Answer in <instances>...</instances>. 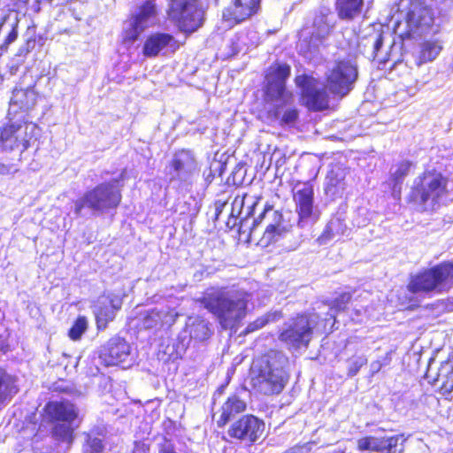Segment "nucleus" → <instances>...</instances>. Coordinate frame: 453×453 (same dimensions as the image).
I'll return each mask as SVG.
<instances>
[{
	"mask_svg": "<svg viewBox=\"0 0 453 453\" xmlns=\"http://www.w3.org/2000/svg\"><path fill=\"white\" fill-rule=\"evenodd\" d=\"M251 385L265 395H278L289 380L288 357L279 350H270L254 362L251 368Z\"/></svg>",
	"mask_w": 453,
	"mask_h": 453,
	"instance_id": "1",
	"label": "nucleus"
},
{
	"mask_svg": "<svg viewBox=\"0 0 453 453\" xmlns=\"http://www.w3.org/2000/svg\"><path fill=\"white\" fill-rule=\"evenodd\" d=\"M249 300V294L243 290L211 288L199 302L218 319L223 329H228L245 317Z\"/></svg>",
	"mask_w": 453,
	"mask_h": 453,
	"instance_id": "2",
	"label": "nucleus"
},
{
	"mask_svg": "<svg viewBox=\"0 0 453 453\" xmlns=\"http://www.w3.org/2000/svg\"><path fill=\"white\" fill-rule=\"evenodd\" d=\"M121 173L119 179L101 183L87 191L74 203V213L78 216H86L88 212L102 213L104 211L115 209L121 201V193L119 182L123 179Z\"/></svg>",
	"mask_w": 453,
	"mask_h": 453,
	"instance_id": "3",
	"label": "nucleus"
},
{
	"mask_svg": "<svg viewBox=\"0 0 453 453\" xmlns=\"http://www.w3.org/2000/svg\"><path fill=\"white\" fill-rule=\"evenodd\" d=\"M334 26V22L329 9H321L314 17L311 35L306 37L303 33L302 34L297 45L299 53L310 61L316 59L321 49L326 47L327 37Z\"/></svg>",
	"mask_w": 453,
	"mask_h": 453,
	"instance_id": "4",
	"label": "nucleus"
},
{
	"mask_svg": "<svg viewBox=\"0 0 453 453\" xmlns=\"http://www.w3.org/2000/svg\"><path fill=\"white\" fill-rule=\"evenodd\" d=\"M169 183L180 193L190 192L197 173V163L190 150H181L174 153L165 166Z\"/></svg>",
	"mask_w": 453,
	"mask_h": 453,
	"instance_id": "5",
	"label": "nucleus"
},
{
	"mask_svg": "<svg viewBox=\"0 0 453 453\" xmlns=\"http://www.w3.org/2000/svg\"><path fill=\"white\" fill-rule=\"evenodd\" d=\"M453 286V263H441L411 277L408 289L413 294L444 291Z\"/></svg>",
	"mask_w": 453,
	"mask_h": 453,
	"instance_id": "6",
	"label": "nucleus"
},
{
	"mask_svg": "<svg viewBox=\"0 0 453 453\" xmlns=\"http://www.w3.org/2000/svg\"><path fill=\"white\" fill-rule=\"evenodd\" d=\"M208 0H171L168 16L180 30L192 33L203 24Z\"/></svg>",
	"mask_w": 453,
	"mask_h": 453,
	"instance_id": "7",
	"label": "nucleus"
},
{
	"mask_svg": "<svg viewBox=\"0 0 453 453\" xmlns=\"http://www.w3.org/2000/svg\"><path fill=\"white\" fill-rule=\"evenodd\" d=\"M357 76V66L352 60L336 61L326 73V88L335 96H344L352 90Z\"/></svg>",
	"mask_w": 453,
	"mask_h": 453,
	"instance_id": "8",
	"label": "nucleus"
},
{
	"mask_svg": "<svg viewBox=\"0 0 453 453\" xmlns=\"http://www.w3.org/2000/svg\"><path fill=\"white\" fill-rule=\"evenodd\" d=\"M446 180L438 173H425L415 179L411 192V198L416 203L432 206L438 203L441 196L445 194Z\"/></svg>",
	"mask_w": 453,
	"mask_h": 453,
	"instance_id": "9",
	"label": "nucleus"
},
{
	"mask_svg": "<svg viewBox=\"0 0 453 453\" xmlns=\"http://www.w3.org/2000/svg\"><path fill=\"white\" fill-rule=\"evenodd\" d=\"M312 337V327L307 316L299 315L286 321L279 334V340L288 349H307Z\"/></svg>",
	"mask_w": 453,
	"mask_h": 453,
	"instance_id": "10",
	"label": "nucleus"
},
{
	"mask_svg": "<svg viewBox=\"0 0 453 453\" xmlns=\"http://www.w3.org/2000/svg\"><path fill=\"white\" fill-rule=\"evenodd\" d=\"M35 126L31 123L22 122L19 119L0 127V152H12L17 150L21 155L29 146L27 130H33Z\"/></svg>",
	"mask_w": 453,
	"mask_h": 453,
	"instance_id": "11",
	"label": "nucleus"
},
{
	"mask_svg": "<svg viewBox=\"0 0 453 453\" xmlns=\"http://www.w3.org/2000/svg\"><path fill=\"white\" fill-rule=\"evenodd\" d=\"M301 92L303 104L311 111H321L328 107V95L325 86L308 74L298 75L295 79Z\"/></svg>",
	"mask_w": 453,
	"mask_h": 453,
	"instance_id": "12",
	"label": "nucleus"
},
{
	"mask_svg": "<svg viewBox=\"0 0 453 453\" xmlns=\"http://www.w3.org/2000/svg\"><path fill=\"white\" fill-rule=\"evenodd\" d=\"M291 68L288 64H279L271 68L266 75L265 95L271 101L287 104L292 94L286 89V81L290 76Z\"/></svg>",
	"mask_w": 453,
	"mask_h": 453,
	"instance_id": "13",
	"label": "nucleus"
},
{
	"mask_svg": "<svg viewBox=\"0 0 453 453\" xmlns=\"http://www.w3.org/2000/svg\"><path fill=\"white\" fill-rule=\"evenodd\" d=\"M434 10L423 0H411L406 15L407 36L421 35L434 23Z\"/></svg>",
	"mask_w": 453,
	"mask_h": 453,
	"instance_id": "14",
	"label": "nucleus"
},
{
	"mask_svg": "<svg viewBox=\"0 0 453 453\" xmlns=\"http://www.w3.org/2000/svg\"><path fill=\"white\" fill-rule=\"evenodd\" d=\"M265 422L252 414L242 416L234 420L227 430L233 439L255 443L264 434Z\"/></svg>",
	"mask_w": 453,
	"mask_h": 453,
	"instance_id": "15",
	"label": "nucleus"
},
{
	"mask_svg": "<svg viewBox=\"0 0 453 453\" xmlns=\"http://www.w3.org/2000/svg\"><path fill=\"white\" fill-rule=\"evenodd\" d=\"M294 201L298 214V226L302 228L312 225L318 219L314 208V190L309 183H304L294 193Z\"/></svg>",
	"mask_w": 453,
	"mask_h": 453,
	"instance_id": "16",
	"label": "nucleus"
},
{
	"mask_svg": "<svg viewBox=\"0 0 453 453\" xmlns=\"http://www.w3.org/2000/svg\"><path fill=\"white\" fill-rule=\"evenodd\" d=\"M122 299L114 293H104L100 296L92 306L98 330H104L108 324L114 320L116 313L121 309Z\"/></svg>",
	"mask_w": 453,
	"mask_h": 453,
	"instance_id": "17",
	"label": "nucleus"
},
{
	"mask_svg": "<svg viewBox=\"0 0 453 453\" xmlns=\"http://www.w3.org/2000/svg\"><path fill=\"white\" fill-rule=\"evenodd\" d=\"M259 6L260 0H232V4L223 12V22L232 27L257 13Z\"/></svg>",
	"mask_w": 453,
	"mask_h": 453,
	"instance_id": "18",
	"label": "nucleus"
},
{
	"mask_svg": "<svg viewBox=\"0 0 453 453\" xmlns=\"http://www.w3.org/2000/svg\"><path fill=\"white\" fill-rule=\"evenodd\" d=\"M129 357L130 345L121 337L110 339L100 353V358L107 366L125 364Z\"/></svg>",
	"mask_w": 453,
	"mask_h": 453,
	"instance_id": "19",
	"label": "nucleus"
},
{
	"mask_svg": "<svg viewBox=\"0 0 453 453\" xmlns=\"http://www.w3.org/2000/svg\"><path fill=\"white\" fill-rule=\"evenodd\" d=\"M265 217H270L272 221L267 225L261 241L265 244L268 245L272 242H277L278 239L288 231V226L283 222L282 214L269 207L265 208L258 218L254 219L253 228H255Z\"/></svg>",
	"mask_w": 453,
	"mask_h": 453,
	"instance_id": "20",
	"label": "nucleus"
},
{
	"mask_svg": "<svg viewBox=\"0 0 453 453\" xmlns=\"http://www.w3.org/2000/svg\"><path fill=\"white\" fill-rule=\"evenodd\" d=\"M384 38L381 34L373 33L363 38L358 43V50L367 58L386 64L389 54L383 50Z\"/></svg>",
	"mask_w": 453,
	"mask_h": 453,
	"instance_id": "21",
	"label": "nucleus"
},
{
	"mask_svg": "<svg viewBox=\"0 0 453 453\" xmlns=\"http://www.w3.org/2000/svg\"><path fill=\"white\" fill-rule=\"evenodd\" d=\"M403 435L391 437L365 436L357 440V448L360 450H372L376 452L395 453L398 441Z\"/></svg>",
	"mask_w": 453,
	"mask_h": 453,
	"instance_id": "22",
	"label": "nucleus"
},
{
	"mask_svg": "<svg viewBox=\"0 0 453 453\" xmlns=\"http://www.w3.org/2000/svg\"><path fill=\"white\" fill-rule=\"evenodd\" d=\"M345 178L346 169L342 165H332L326 176L325 193L332 198L342 196L346 188Z\"/></svg>",
	"mask_w": 453,
	"mask_h": 453,
	"instance_id": "23",
	"label": "nucleus"
},
{
	"mask_svg": "<svg viewBox=\"0 0 453 453\" xmlns=\"http://www.w3.org/2000/svg\"><path fill=\"white\" fill-rule=\"evenodd\" d=\"M212 330L210 323L201 317H189L186 323V330L179 335L182 345L187 340V334H189L190 339L204 341L208 339Z\"/></svg>",
	"mask_w": 453,
	"mask_h": 453,
	"instance_id": "24",
	"label": "nucleus"
},
{
	"mask_svg": "<svg viewBox=\"0 0 453 453\" xmlns=\"http://www.w3.org/2000/svg\"><path fill=\"white\" fill-rule=\"evenodd\" d=\"M426 378L432 380L434 386L440 388L443 394H449L453 391V360H447L441 364L435 376L432 375V368L426 372Z\"/></svg>",
	"mask_w": 453,
	"mask_h": 453,
	"instance_id": "25",
	"label": "nucleus"
},
{
	"mask_svg": "<svg viewBox=\"0 0 453 453\" xmlns=\"http://www.w3.org/2000/svg\"><path fill=\"white\" fill-rule=\"evenodd\" d=\"M175 40L173 35L165 33H155L146 39L142 52L147 58L157 56L166 47H173Z\"/></svg>",
	"mask_w": 453,
	"mask_h": 453,
	"instance_id": "26",
	"label": "nucleus"
},
{
	"mask_svg": "<svg viewBox=\"0 0 453 453\" xmlns=\"http://www.w3.org/2000/svg\"><path fill=\"white\" fill-rule=\"evenodd\" d=\"M47 415L58 421L71 423L77 418L75 406L69 402H50L45 406Z\"/></svg>",
	"mask_w": 453,
	"mask_h": 453,
	"instance_id": "27",
	"label": "nucleus"
},
{
	"mask_svg": "<svg viewBox=\"0 0 453 453\" xmlns=\"http://www.w3.org/2000/svg\"><path fill=\"white\" fill-rule=\"evenodd\" d=\"M176 313L168 309H152L143 316L142 325L146 329L156 328L157 326H170L175 321Z\"/></svg>",
	"mask_w": 453,
	"mask_h": 453,
	"instance_id": "28",
	"label": "nucleus"
},
{
	"mask_svg": "<svg viewBox=\"0 0 453 453\" xmlns=\"http://www.w3.org/2000/svg\"><path fill=\"white\" fill-rule=\"evenodd\" d=\"M246 407V403L238 395H233L229 396L221 406V414L217 420L218 426H225L235 415L243 412Z\"/></svg>",
	"mask_w": 453,
	"mask_h": 453,
	"instance_id": "29",
	"label": "nucleus"
},
{
	"mask_svg": "<svg viewBox=\"0 0 453 453\" xmlns=\"http://www.w3.org/2000/svg\"><path fill=\"white\" fill-rule=\"evenodd\" d=\"M259 37L256 31L240 32L229 42L231 55L246 53L250 48L258 44Z\"/></svg>",
	"mask_w": 453,
	"mask_h": 453,
	"instance_id": "30",
	"label": "nucleus"
},
{
	"mask_svg": "<svg viewBox=\"0 0 453 453\" xmlns=\"http://www.w3.org/2000/svg\"><path fill=\"white\" fill-rule=\"evenodd\" d=\"M347 230L348 227L344 219L334 217L327 223L322 234L318 237L317 242L319 245H326L334 239H340L345 234Z\"/></svg>",
	"mask_w": 453,
	"mask_h": 453,
	"instance_id": "31",
	"label": "nucleus"
},
{
	"mask_svg": "<svg viewBox=\"0 0 453 453\" xmlns=\"http://www.w3.org/2000/svg\"><path fill=\"white\" fill-rule=\"evenodd\" d=\"M411 167V163L408 160H403L391 167L389 185L392 187L394 198L400 197L403 181L409 174Z\"/></svg>",
	"mask_w": 453,
	"mask_h": 453,
	"instance_id": "32",
	"label": "nucleus"
},
{
	"mask_svg": "<svg viewBox=\"0 0 453 453\" xmlns=\"http://www.w3.org/2000/svg\"><path fill=\"white\" fill-rule=\"evenodd\" d=\"M157 15V5L152 0H146L140 7L136 14L131 18L134 24H139L144 29L155 24Z\"/></svg>",
	"mask_w": 453,
	"mask_h": 453,
	"instance_id": "33",
	"label": "nucleus"
},
{
	"mask_svg": "<svg viewBox=\"0 0 453 453\" xmlns=\"http://www.w3.org/2000/svg\"><path fill=\"white\" fill-rule=\"evenodd\" d=\"M35 98L36 96L33 90H14L8 114L11 115L12 111H16V107L24 111L29 110L35 105Z\"/></svg>",
	"mask_w": 453,
	"mask_h": 453,
	"instance_id": "34",
	"label": "nucleus"
},
{
	"mask_svg": "<svg viewBox=\"0 0 453 453\" xmlns=\"http://www.w3.org/2000/svg\"><path fill=\"white\" fill-rule=\"evenodd\" d=\"M442 50L441 42L431 39L423 42L420 45L419 60L421 63L434 61Z\"/></svg>",
	"mask_w": 453,
	"mask_h": 453,
	"instance_id": "35",
	"label": "nucleus"
},
{
	"mask_svg": "<svg viewBox=\"0 0 453 453\" xmlns=\"http://www.w3.org/2000/svg\"><path fill=\"white\" fill-rule=\"evenodd\" d=\"M363 0H337L336 9L341 19H352L361 12Z\"/></svg>",
	"mask_w": 453,
	"mask_h": 453,
	"instance_id": "36",
	"label": "nucleus"
},
{
	"mask_svg": "<svg viewBox=\"0 0 453 453\" xmlns=\"http://www.w3.org/2000/svg\"><path fill=\"white\" fill-rule=\"evenodd\" d=\"M18 391L15 379L0 367V404Z\"/></svg>",
	"mask_w": 453,
	"mask_h": 453,
	"instance_id": "37",
	"label": "nucleus"
},
{
	"mask_svg": "<svg viewBox=\"0 0 453 453\" xmlns=\"http://www.w3.org/2000/svg\"><path fill=\"white\" fill-rule=\"evenodd\" d=\"M145 29L140 26L138 23L134 24V20L130 18L127 22L124 24L123 28V42L124 43H133L134 41L138 39L140 35L144 31Z\"/></svg>",
	"mask_w": 453,
	"mask_h": 453,
	"instance_id": "38",
	"label": "nucleus"
},
{
	"mask_svg": "<svg viewBox=\"0 0 453 453\" xmlns=\"http://www.w3.org/2000/svg\"><path fill=\"white\" fill-rule=\"evenodd\" d=\"M53 436L58 441L70 443L73 440V428L70 423L57 424L53 428Z\"/></svg>",
	"mask_w": 453,
	"mask_h": 453,
	"instance_id": "39",
	"label": "nucleus"
},
{
	"mask_svg": "<svg viewBox=\"0 0 453 453\" xmlns=\"http://www.w3.org/2000/svg\"><path fill=\"white\" fill-rule=\"evenodd\" d=\"M104 448L103 439L95 436L93 431L87 434V443L84 447V453H102Z\"/></svg>",
	"mask_w": 453,
	"mask_h": 453,
	"instance_id": "40",
	"label": "nucleus"
},
{
	"mask_svg": "<svg viewBox=\"0 0 453 453\" xmlns=\"http://www.w3.org/2000/svg\"><path fill=\"white\" fill-rule=\"evenodd\" d=\"M351 299V296L349 293H342L338 297H336L331 303L330 306V317L335 318V314L338 311H344L347 307L348 303Z\"/></svg>",
	"mask_w": 453,
	"mask_h": 453,
	"instance_id": "41",
	"label": "nucleus"
},
{
	"mask_svg": "<svg viewBox=\"0 0 453 453\" xmlns=\"http://www.w3.org/2000/svg\"><path fill=\"white\" fill-rule=\"evenodd\" d=\"M88 328V320L85 317H79L71 329L69 330V336L72 340L77 341L79 340L83 333Z\"/></svg>",
	"mask_w": 453,
	"mask_h": 453,
	"instance_id": "42",
	"label": "nucleus"
},
{
	"mask_svg": "<svg viewBox=\"0 0 453 453\" xmlns=\"http://www.w3.org/2000/svg\"><path fill=\"white\" fill-rule=\"evenodd\" d=\"M18 24L19 20L17 19L11 23H9L8 21H4V23L1 24V29H4L6 27L10 28L4 43L5 47H7L8 45L16 41L18 37Z\"/></svg>",
	"mask_w": 453,
	"mask_h": 453,
	"instance_id": "43",
	"label": "nucleus"
},
{
	"mask_svg": "<svg viewBox=\"0 0 453 453\" xmlns=\"http://www.w3.org/2000/svg\"><path fill=\"white\" fill-rule=\"evenodd\" d=\"M348 376L354 377L357 374L362 366L367 364V358L365 356L354 357L349 360Z\"/></svg>",
	"mask_w": 453,
	"mask_h": 453,
	"instance_id": "44",
	"label": "nucleus"
},
{
	"mask_svg": "<svg viewBox=\"0 0 453 453\" xmlns=\"http://www.w3.org/2000/svg\"><path fill=\"white\" fill-rule=\"evenodd\" d=\"M370 316L371 314L367 306L357 307L356 305L351 314V319L356 323H362L365 319L370 318Z\"/></svg>",
	"mask_w": 453,
	"mask_h": 453,
	"instance_id": "45",
	"label": "nucleus"
},
{
	"mask_svg": "<svg viewBox=\"0 0 453 453\" xmlns=\"http://www.w3.org/2000/svg\"><path fill=\"white\" fill-rule=\"evenodd\" d=\"M297 118L298 111L296 109H288L283 113L281 122L287 125H291L296 122Z\"/></svg>",
	"mask_w": 453,
	"mask_h": 453,
	"instance_id": "46",
	"label": "nucleus"
},
{
	"mask_svg": "<svg viewBox=\"0 0 453 453\" xmlns=\"http://www.w3.org/2000/svg\"><path fill=\"white\" fill-rule=\"evenodd\" d=\"M267 322H268L267 319L259 318L257 320H255L254 322L248 325V326L245 329V333L249 334V333L254 332L257 329H260L264 326H265L267 324Z\"/></svg>",
	"mask_w": 453,
	"mask_h": 453,
	"instance_id": "47",
	"label": "nucleus"
},
{
	"mask_svg": "<svg viewBox=\"0 0 453 453\" xmlns=\"http://www.w3.org/2000/svg\"><path fill=\"white\" fill-rule=\"evenodd\" d=\"M311 450V445L310 443L303 444V445H296L288 450L285 453H310Z\"/></svg>",
	"mask_w": 453,
	"mask_h": 453,
	"instance_id": "48",
	"label": "nucleus"
},
{
	"mask_svg": "<svg viewBox=\"0 0 453 453\" xmlns=\"http://www.w3.org/2000/svg\"><path fill=\"white\" fill-rule=\"evenodd\" d=\"M17 171L18 168L13 164L4 165L0 163V174H11L16 173Z\"/></svg>",
	"mask_w": 453,
	"mask_h": 453,
	"instance_id": "49",
	"label": "nucleus"
},
{
	"mask_svg": "<svg viewBox=\"0 0 453 453\" xmlns=\"http://www.w3.org/2000/svg\"><path fill=\"white\" fill-rule=\"evenodd\" d=\"M385 364H383L380 360H376L371 363L370 365V372L371 375L373 376L375 373L379 372L380 369L383 367Z\"/></svg>",
	"mask_w": 453,
	"mask_h": 453,
	"instance_id": "50",
	"label": "nucleus"
},
{
	"mask_svg": "<svg viewBox=\"0 0 453 453\" xmlns=\"http://www.w3.org/2000/svg\"><path fill=\"white\" fill-rule=\"evenodd\" d=\"M158 453H177L174 446L170 442L162 444L159 448Z\"/></svg>",
	"mask_w": 453,
	"mask_h": 453,
	"instance_id": "51",
	"label": "nucleus"
}]
</instances>
